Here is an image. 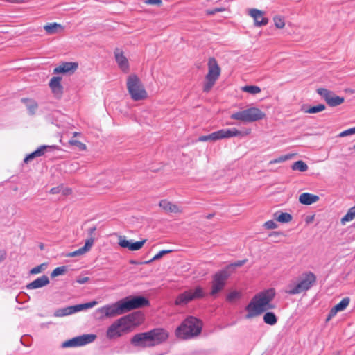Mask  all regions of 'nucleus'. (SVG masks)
Returning <instances> with one entry per match:
<instances>
[{"mask_svg": "<svg viewBox=\"0 0 355 355\" xmlns=\"http://www.w3.org/2000/svg\"><path fill=\"white\" fill-rule=\"evenodd\" d=\"M149 305V301L145 297L128 296L123 298L115 303L105 305L100 309L98 311L106 318H114L123 315L133 309L144 307Z\"/></svg>", "mask_w": 355, "mask_h": 355, "instance_id": "f257e3e1", "label": "nucleus"}, {"mask_svg": "<svg viewBox=\"0 0 355 355\" xmlns=\"http://www.w3.org/2000/svg\"><path fill=\"white\" fill-rule=\"evenodd\" d=\"M275 296V291L274 288H269L256 294L245 307L248 312L245 318H254L266 311L274 309V305L270 302Z\"/></svg>", "mask_w": 355, "mask_h": 355, "instance_id": "f03ea898", "label": "nucleus"}, {"mask_svg": "<svg viewBox=\"0 0 355 355\" xmlns=\"http://www.w3.org/2000/svg\"><path fill=\"white\" fill-rule=\"evenodd\" d=\"M168 333L164 329L155 328L146 332L135 334L130 339L132 346L139 348H150L165 342Z\"/></svg>", "mask_w": 355, "mask_h": 355, "instance_id": "7ed1b4c3", "label": "nucleus"}, {"mask_svg": "<svg viewBox=\"0 0 355 355\" xmlns=\"http://www.w3.org/2000/svg\"><path fill=\"white\" fill-rule=\"evenodd\" d=\"M202 322L193 316L187 318L176 329L177 337L189 339L199 335L202 331Z\"/></svg>", "mask_w": 355, "mask_h": 355, "instance_id": "20e7f679", "label": "nucleus"}, {"mask_svg": "<svg viewBox=\"0 0 355 355\" xmlns=\"http://www.w3.org/2000/svg\"><path fill=\"white\" fill-rule=\"evenodd\" d=\"M316 282V276L312 272L303 273L298 282H291L285 291L289 295H297L309 290Z\"/></svg>", "mask_w": 355, "mask_h": 355, "instance_id": "39448f33", "label": "nucleus"}, {"mask_svg": "<svg viewBox=\"0 0 355 355\" xmlns=\"http://www.w3.org/2000/svg\"><path fill=\"white\" fill-rule=\"evenodd\" d=\"M127 89L132 99L135 101L147 98V92L144 85L140 79L135 74L128 76L127 79Z\"/></svg>", "mask_w": 355, "mask_h": 355, "instance_id": "423d86ee", "label": "nucleus"}, {"mask_svg": "<svg viewBox=\"0 0 355 355\" xmlns=\"http://www.w3.org/2000/svg\"><path fill=\"white\" fill-rule=\"evenodd\" d=\"M250 130L242 132L238 130L236 128H233L231 129H221L220 130L214 132L208 135H203L199 137L198 141H216L218 139L230 138L238 136H245L250 133Z\"/></svg>", "mask_w": 355, "mask_h": 355, "instance_id": "0eeeda50", "label": "nucleus"}, {"mask_svg": "<svg viewBox=\"0 0 355 355\" xmlns=\"http://www.w3.org/2000/svg\"><path fill=\"white\" fill-rule=\"evenodd\" d=\"M266 114L257 107H252L242 111H239L231 114L232 119L243 122H254L263 119Z\"/></svg>", "mask_w": 355, "mask_h": 355, "instance_id": "6e6552de", "label": "nucleus"}, {"mask_svg": "<svg viewBox=\"0 0 355 355\" xmlns=\"http://www.w3.org/2000/svg\"><path fill=\"white\" fill-rule=\"evenodd\" d=\"M220 75V68L214 58H210L208 61V73L205 76L203 86L204 92H208L214 86Z\"/></svg>", "mask_w": 355, "mask_h": 355, "instance_id": "1a4fd4ad", "label": "nucleus"}, {"mask_svg": "<svg viewBox=\"0 0 355 355\" xmlns=\"http://www.w3.org/2000/svg\"><path fill=\"white\" fill-rule=\"evenodd\" d=\"M230 276V272L227 270H221L216 272L211 282L210 295L216 297L218 293L222 291Z\"/></svg>", "mask_w": 355, "mask_h": 355, "instance_id": "9d476101", "label": "nucleus"}, {"mask_svg": "<svg viewBox=\"0 0 355 355\" xmlns=\"http://www.w3.org/2000/svg\"><path fill=\"white\" fill-rule=\"evenodd\" d=\"M204 296L205 293L203 289L200 286H197L194 290H187L178 295L175 300V304L186 305L189 302L196 299L202 298Z\"/></svg>", "mask_w": 355, "mask_h": 355, "instance_id": "9b49d317", "label": "nucleus"}, {"mask_svg": "<svg viewBox=\"0 0 355 355\" xmlns=\"http://www.w3.org/2000/svg\"><path fill=\"white\" fill-rule=\"evenodd\" d=\"M95 334H83L66 340L62 344V347H80L91 343L95 340Z\"/></svg>", "mask_w": 355, "mask_h": 355, "instance_id": "f8f14e48", "label": "nucleus"}, {"mask_svg": "<svg viewBox=\"0 0 355 355\" xmlns=\"http://www.w3.org/2000/svg\"><path fill=\"white\" fill-rule=\"evenodd\" d=\"M317 93L322 96L327 103L331 107H336L341 105L344 101L343 97L336 95L333 92L329 91L325 88H319L317 89Z\"/></svg>", "mask_w": 355, "mask_h": 355, "instance_id": "ddd939ff", "label": "nucleus"}, {"mask_svg": "<svg viewBox=\"0 0 355 355\" xmlns=\"http://www.w3.org/2000/svg\"><path fill=\"white\" fill-rule=\"evenodd\" d=\"M146 240L144 239L142 241L132 242V241L127 240L125 236H120L119 237V245L123 248H128L130 251H137L140 250Z\"/></svg>", "mask_w": 355, "mask_h": 355, "instance_id": "4468645a", "label": "nucleus"}, {"mask_svg": "<svg viewBox=\"0 0 355 355\" xmlns=\"http://www.w3.org/2000/svg\"><path fill=\"white\" fill-rule=\"evenodd\" d=\"M55 149H58V147L56 146H48V145H42L40 146L36 150L29 154L28 156H26L24 162L25 163H28V162L31 161L35 157L42 156L45 154L46 152L51 151Z\"/></svg>", "mask_w": 355, "mask_h": 355, "instance_id": "2eb2a0df", "label": "nucleus"}, {"mask_svg": "<svg viewBox=\"0 0 355 355\" xmlns=\"http://www.w3.org/2000/svg\"><path fill=\"white\" fill-rule=\"evenodd\" d=\"M248 14L254 19L256 26H265L268 24V19L263 17V12L256 8L250 9Z\"/></svg>", "mask_w": 355, "mask_h": 355, "instance_id": "dca6fc26", "label": "nucleus"}, {"mask_svg": "<svg viewBox=\"0 0 355 355\" xmlns=\"http://www.w3.org/2000/svg\"><path fill=\"white\" fill-rule=\"evenodd\" d=\"M77 68L78 64L76 62H64L54 69L53 73H73Z\"/></svg>", "mask_w": 355, "mask_h": 355, "instance_id": "f3484780", "label": "nucleus"}, {"mask_svg": "<svg viewBox=\"0 0 355 355\" xmlns=\"http://www.w3.org/2000/svg\"><path fill=\"white\" fill-rule=\"evenodd\" d=\"M61 79L60 77L54 76L49 82V87L56 97H60L63 92V87L60 84Z\"/></svg>", "mask_w": 355, "mask_h": 355, "instance_id": "a211bd4d", "label": "nucleus"}, {"mask_svg": "<svg viewBox=\"0 0 355 355\" xmlns=\"http://www.w3.org/2000/svg\"><path fill=\"white\" fill-rule=\"evenodd\" d=\"M349 298H343L338 304L334 306L329 311L327 320H329L331 318L334 317L336 314L345 310L349 304Z\"/></svg>", "mask_w": 355, "mask_h": 355, "instance_id": "6ab92c4d", "label": "nucleus"}, {"mask_svg": "<svg viewBox=\"0 0 355 355\" xmlns=\"http://www.w3.org/2000/svg\"><path fill=\"white\" fill-rule=\"evenodd\" d=\"M123 331L120 328L116 320L108 327L106 336L108 339H114L122 336Z\"/></svg>", "mask_w": 355, "mask_h": 355, "instance_id": "aec40b11", "label": "nucleus"}, {"mask_svg": "<svg viewBox=\"0 0 355 355\" xmlns=\"http://www.w3.org/2000/svg\"><path fill=\"white\" fill-rule=\"evenodd\" d=\"M114 55L116 62H117L119 68L123 71H128L129 68L128 61L123 55V52L119 49H116L114 51Z\"/></svg>", "mask_w": 355, "mask_h": 355, "instance_id": "412c9836", "label": "nucleus"}, {"mask_svg": "<svg viewBox=\"0 0 355 355\" xmlns=\"http://www.w3.org/2000/svg\"><path fill=\"white\" fill-rule=\"evenodd\" d=\"M49 284V279L46 275H42L32 282L29 283L26 286V288L28 290L37 289L44 287Z\"/></svg>", "mask_w": 355, "mask_h": 355, "instance_id": "4be33fe9", "label": "nucleus"}, {"mask_svg": "<svg viewBox=\"0 0 355 355\" xmlns=\"http://www.w3.org/2000/svg\"><path fill=\"white\" fill-rule=\"evenodd\" d=\"M320 198L317 195L310 193H303L299 196V202L305 205H310L319 200Z\"/></svg>", "mask_w": 355, "mask_h": 355, "instance_id": "5701e85b", "label": "nucleus"}, {"mask_svg": "<svg viewBox=\"0 0 355 355\" xmlns=\"http://www.w3.org/2000/svg\"><path fill=\"white\" fill-rule=\"evenodd\" d=\"M43 28L48 35L58 34L64 31V26L56 22L46 24Z\"/></svg>", "mask_w": 355, "mask_h": 355, "instance_id": "b1692460", "label": "nucleus"}, {"mask_svg": "<svg viewBox=\"0 0 355 355\" xmlns=\"http://www.w3.org/2000/svg\"><path fill=\"white\" fill-rule=\"evenodd\" d=\"M159 205L167 213H179L181 211L178 205L173 204L166 200H162L159 202Z\"/></svg>", "mask_w": 355, "mask_h": 355, "instance_id": "393cba45", "label": "nucleus"}, {"mask_svg": "<svg viewBox=\"0 0 355 355\" xmlns=\"http://www.w3.org/2000/svg\"><path fill=\"white\" fill-rule=\"evenodd\" d=\"M92 247V241H85V243L84 246L75 250L73 252L68 253L66 256L68 257H74L83 255L90 250Z\"/></svg>", "mask_w": 355, "mask_h": 355, "instance_id": "a878e982", "label": "nucleus"}, {"mask_svg": "<svg viewBox=\"0 0 355 355\" xmlns=\"http://www.w3.org/2000/svg\"><path fill=\"white\" fill-rule=\"evenodd\" d=\"M127 315L132 327L138 326L143 322L144 317L143 314L140 311L133 312Z\"/></svg>", "mask_w": 355, "mask_h": 355, "instance_id": "bb28decb", "label": "nucleus"}, {"mask_svg": "<svg viewBox=\"0 0 355 355\" xmlns=\"http://www.w3.org/2000/svg\"><path fill=\"white\" fill-rule=\"evenodd\" d=\"M274 219L282 223H287L292 220V216L286 212L276 211L273 214Z\"/></svg>", "mask_w": 355, "mask_h": 355, "instance_id": "cd10ccee", "label": "nucleus"}, {"mask_svg": "<svg viewBox=\"0 0 355 355\" xmlns=\"http://www.w3.org/2000/svg\"><path fill=\"white\" fill-rule=\"evenodd\" d=\"M21 102L26 105V107L31 115H34L35 114L38 107V104L35 101L29 98H22Z\"/></svg>", "mask_w": 355, "mask_h": 355, "instance_id": "c85d7f7f", "label": "nucleus"}, {"mask_svg": "<svg viewBox=\"0 0 355 355\" xmlns=\"http://www.w3.org/2000/svg\"><path fill=\"white\" fill-rule=\"evenodd\" d=\"M116 322L118 323L123 332L132 328L127 315L119 318L116 320Z\"/></svg>", "mask_w": 355, "mask_h": 355, "instance_id": "c756f323", "label": "nucleus"}, {"mask_svg": "<svg viewBox=\"0 0 355 355\" xmlns=\"http://www.w3.org/2000/svg\"><path fill=\"white\" fill-rule=\"evenodd\" d=\"M73 313H74L73 310V306H69L57 309L54 312L53 315L55 317H64L71 315Z\"/></svg>", "mask_w": 355, "mask_h": 355, "instance_id": "7c9ffc66", "label": "nucleus"}, {"mask_svg": "<svg viewBox=\"0 0 355 355\" xmlns=\"http://www.w3.org/2000/svg\"><path fill=\"white\" fill-rule=\"evenodd\" d=\"M97 304L96 301H92L87 303L80 304L73 306V313H76L85 309H90Z\"/></svg>", "mask_w": 355, "mask_h": 355, "instance_id": "2f4dec72", "label": "nucleus"}, {"mask_svg": "<svg viewBox=\"0 0 355 355\" xmlns=\"http://www.w3.org/2000/svg\"><path fill=\"white\" fill-rule=\"evenodd\" d=\"M355 218V205L347 211V214L341 218L340 223L345 225L347 222L352 220Z\"/></svg>", "mask_w": 355, "mask_h": 355, "instance_id": "473e14b6", "label": "nucleus"}, {"mask_svg": "<svg viewBox=\"0 0 355 355\" xmlns=\"http://www.w3.org/2000/svg\"><path fill=\"white\" fill-rule=\"evenodd\" d=\"M263 321L270 325H275L277 322L275 314L272 312H266L263 315Z\"/></svg>", "mask_w": 355, "mask_h": 355, "instance_id": "72a5a7b5", "label": "nucleus"}, {"mask_svg": "<svg viewBox=\"0 0 355 355\" xmlns=\"http://www.w3.org/2000/svg\"><path fill=\"white\" fill-rule=\"evenodd\" d=\"M291 168L293 171H299L300 172H304V171H307L308 166L303 161L299 160V161H297V162H294L292 164Z\"/></svg>", "mask_w": 355, "mask_h": 355, "instance_id": "f704fd0d", "label": "nucleus"}, {"mask_svg": "<svg viewBox=\"0 0 355 355\" xmlns=\"http://www.w3.org/2000/svg\"><path fill=\"white\" fill-rule=\"evenodd\" d=\"M241 90L251 94H257L261 92L260 87L256 85H245L241 88Z\"/></svg>", "mask_w": 355, "mask_h": 355, "instance_id": "c9c22d12", "label": "nucleus"}, {"mask_svg": "<svg viewBox=\"0 0 355 355\" xmlns=\"http://www.w3.org/2000/svg\"><path fill=\"white\" fill-rule=\"evenodd\" d=\"M67 266H66L57 267L51 273V277L52 278H54L57 276L64 275L67 272Z\"/></svg>", "mask_w": 355, "mask_h": 355, "instance_id": "e433bc0d", "label": "nucleus"}, {"mask_svg": "<svg viewBox=\"0 0 355 355\" xmlns=\"http://www.w3.org/2000/svg\"><path fill=\"white\" fill-rule=\"evenodd\" d=\"M241 293L236 291L230 292L226 297L227 302L232 303L241 297Z\"/></svg>", "mask_w": 355, "mask_h": 355, "instance_id": "4c0bfd02", "label": "nucleus"}, {"mask_svg": "<svg viewBox=\"0 0 355 355\" xmlns=\"http://www.w3.org/2000/svg\"><path fill=\"white\" fill-rule=\"evenodd\" d=\"M325 105L323 104H319L316 106H313L309 108L308 110H305L304 112L309 113V114H315L320 112H322L325 110Z\"/></svg>", "mask_w": 355, "mask_h": 355, "instance_id": "58836bf2", "label": "nucleus"}, {"mask_svg": "<svg viewBox=\"0 0 355 355\" xmlns=\"http://www.w3.org/2000/svg\"><path fill=\"white\" fill-rule=\"evenodd\" d=\"M46 268H47V263H41V264L37 266L36 267L33 268L30 270V274H31V275L39 274V273L44 271Z\"/></svg>", "mask_w": 355, "mask_h": 355, "instance_id": "ea45409f", "label": "nucleus"}, {"mask_svg": "<svg viewBox=\"0 0 355 355\" xmlns=\"http://www.w3.org/2000/svg\"><path fill=\"white\" fill-rule=\"evenodd\" d=\"M292 157H293V155L292 154H288V155H282V156H280L279 157H278L277 159H274L270 161L269 164H277V163L284 162H285L286 160H288V159H291Z\"/></svg>", "mask_w": 355, "mask_h": 355, "instance_id": "a19ab883", "label": "nucleus"}, {"mask_svg": "<svg viewBox=\"0 0 355 355\" xmlns=\"http://www.w3.org/2000/svg\"><path fill=\"white\" fill-rule=\"evenodd\" d=\"M69 144L71 146H76L80 150H85L87 148V146L85 144L78 141L76 139H71L69 141Z\"/></svg>", "mask_w": 355, "mask_h": 355, "instance_id": "79ce46f5", "label": "nucleus"}, {"mask_svg": "<svg viewBox=\"0 0 355 355\" xmlns=\"http://www.w3.org/2000/svg\"><path fill=\"white\" fill-rule=\"evenodd\" d=\"M245 262L246 260L237 261L236 262L227 266L224 270H227V271L231 273L235 267L242 266Z\"/></svg>", "mask_w": 355, "mask_h": 355, "instance_id": "37998d69", "label": "nucleus"}, {"mask_svg": "<svg viewBox=\"0 0 355 355\" xmlns=\"http://www.w3.org/2000/svg\"><path fill=\"white\" fill-rule=\"evenodd\" d=\"M275 25L278 28H282L285 26L284 20L279 16H275L273 19Z\"/></svg>", "mask_w": 355, "mask_h": 355, "instance_id": "c03bdc74", "label": "nucleus"}, {"mask_svg": "<svg viewBox=\"0 0 355 355\" xmlns=\"http://www.w3.org/2000/svg\"><path fill=\"white\" fill-rule=\"evenodd\" d=\"M96 230V227L95 226H94L92 227H90L87 230L88 238L86 239V241H91L92 240V245L94 244V240H95L94 233H95Z\"/></svg>", "mask_w": 355, "mask_h": 355, "instance_id": "a18cd8bd", "label": "nucleus"}, {"mask_svg": "<svg viewBox=\"0 0 355 355\" xmlns=\"http://www.w3.org/2000/svg\"><path fill=\"white\" fill-rule=\"evenodd\" d=\"M264 227L268 230H272L277 227V225L272 220L265 223Z\"/></svg>", "mask_w": 355, "mask_h": 355, "instance_id": "49530a36", "label": "nucleus"}, {"mask_svg": "<svg viewBox=\"0 0 355 355\" xmlns=\"http://www.w3.org/2000/svg\"><path fill=\"white\" fill-rule=\"evenodd\" d=\"M170 252H171V250H162L159 252H158L156 255H155L154 257L149 262H151L155 260H157V259H160L161 257H162L164 254H166Z\"/></svg>", "mask_w": 355, "mask_h": 355, "instance_id": "de8ad7c7", "label": "nucleus"}, {"mask_svg": "<svg viewBox=\"0 0 355 355\" xmlns=\"http://www.w3.org/2000/svg\"><path fill=\"white\" fill-rule=\"evenodd\" d=\"M352 134H354L353 130H352V128H349V129H347L346 130H344V131L341 132L338 135V137H346V136H348V135H352Z\"/></svg>", "mask_w": 355, "mask_h": 355, "instance_id": "09e8293b", "label": "nucleus"}, {"mask_svg": "<svg viewBox=\"0 0 355 355\" xmlns=\"http://www.w3.org/2000/svg\"><path fill=\"white\" fill-rule=\"evenodd\" d=\"M224 10H225V9L223 8H214V9H212V10H207V14L211 15L216 14V12H223Z\"/></svg>", "mask_w": 355, "mask_h": 355, "instance_id": "8fccbe9b", "label": "nucleus"}, {"mask_svg": "<svg viewBox=\"0 0 355 355\" xmlns=\"http://www.w3.org/2000/svg\"><path fill=\"white\" fill-rule=\"evenodd\" d=\"M145 3L150 5H162V0H145Z\"/></svg>", "mask_w": 355, "mask_h": 355, "instance_id": "3c124183", "label": "nucleus"}, {"mask_svg": "<svg viewBox=\"0 0 355 355\" xmlns=\"http://www.w3.org/2000/svg\"><path fill=\"white\" fill-rule=\"evenodd\" d=\"M89 280L88 277H78L76 279V282L80 284H83L87 283Z\"/></svg>", "mask_w": 355, "mask_h": 355, "instance_id": "603ef678", "label": "nucleus"}, {"mask_svg": "<svg viewBox=\"0 0 355 355\" xmlns=\"http://www.w3.org/2000/svg\"><path fill=\"white\" fill-rule=\"evenodd\" d=\"M6 258V252L3 250H0V263Z\"/></svg>", "mask_w": 355, "mask_h": 355, "instance_id": "864d4df0", "label": "nucleus"}, {"mask_svg": "<svg viewBox=\"0 0 355 355\" xmlns=\"http://www.w3.org/2000/svg\"><path fill=\"white\" fill-rule=\"evenodd\" d=\"M58 191H59V189L58 187H54L50 190V193L52 194H55V193H58Z\"/></svg>", "mask_w": 355, "mask_h": 355, "instance_id": "5fc2aeb1", "label": "nucleus"}, {"mask_svg": "<svg viewBox=\"0 0 355 355\" xmlns=\"http://www.w3.org/2000/svg\"><path fill=\"white\" fill-rule=\"evenodd\" d=\"M313 218H314V216H313L308 217V218H306V223H309L312 222V221H313Z\"/></svg>", "mask_w": 355, "mask_h": 355, "instance_id": "6e6d98bb", "label": "nucleus"}, {"mask_svg": "<svg viewBox=\"0 0 355 355\" xmlns=\"http://www.w3.org/2000/svg\"><path fill=\"white\" fill-rule=\"evenodd\" d=\"M8 2L13 3H17L19 2V0H6Z\"/></svg>", "mask_w": 355, "mask_h": 355, "instance_id": "4d7b16f0", "label": "nucleus"}, {"mask_svg": "<svg viewBox=\"0 0 355 355\" xmlns=\"http://www.w3.org/2000/svg\"><path fill=\"white\" fill-rule=\"evenodd\" d=\"M214 216V214H208L207 216H206V218H207V219H211V218H212V217H213Z\"/></svg>", "mask_w": 355, "mask_h": 355, "instance_id": "13d9d810", "label": "nucleus"}, {"mask_svg": "<svg viewBox=\"0 0 355 355\" xmlns=\"http://www.w3.org/2000/svg\"><path fill=\"white\" fill-rule=\"evenodd\" d=\"M80 134V133H79V132H74L73 133V137H77V136H78Z\"/></svg>", "mask_w": 355, "mask_h": 355, "instance_id": "bf43d9fd", "label": "nucleus"}, {"mask_svg": "<svg viewBox=\"0 0 355 355\" xmlns=\"http://www.w3.org/2000/svg\"><path fill=\"white\" fill-rule=\"evenodd\" d=\"M352 128V130H353V132H354V134H355V127Z\"/></svg>", "mask_w": 355, "mask_h": 355, "instance_id": "052dcab7", "label": "nucleus"}, {"mask_svg": "<svg viewBox=\"0 0 355 355\" xmlns=\"http://www.w3.org/2000/svg\"><path fill=\"white\" fill-rule=\"evenodd\" d=\"M279 234V232H273V234Z\"/></svg>", "mask_w": 355, "mask_h": 355, "instance_id": "680f3d73", "label": "nucleus"}, {"mask_svg": "<svg viewBox=\"0 0 355 355\" xmlns=\"http://www.w3.org/2000/svg\"><path fill=\"white\" fill-rule=\"evenodd\" d=\"M354 225V227L355 228V223H354V225Z\"/></svg>", "mask_w": 355, "mask_h": 355, "instance_id": "e2e57ef3", "label": "nucleus"}, {"mask_svg": "<svg viewBox=\"0 0 355 355\" xmlns=\"http://www.w3.org/2000/svg\"><path fill=\"white\" fill-rule=\"evenodd\" d=\"M353 148H354V149L355 150V145L354 146V147H353Z\"/></svg>", "mask_w": 355, "mask_h": 355, "instance_id": "0e129e2a", "label": "nucleus"}]
</instances>
